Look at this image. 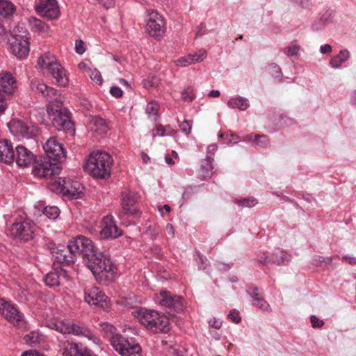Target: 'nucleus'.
<instances>
[{"label": "nucleus", "instance_id": "nucleus-1", "mask_svg": "<svg viewBox=\"0 0 356 356\" xmlns=\"http://www.w3.org/2000/svg\"><path fill=\"white\" fill-rule=\"evenodd\" d=\"M47 247L55 257L54 266L56 262L70 266L80 257L99 284H107L115 279L117 268L110 255L99 250L95 243L85 236L79 235L73 238L66 245L49 241Z\"/></svg>", "mask_w": 356, "mask_h": 356}, {"label": "nucleus", "instance_id": "nucleus-2", "mask_svg": "<svg viewBox=\"0 0 356 356\" xmlns=\"http://www.w3.org/2000/svg\"><path fill=\"white\" fill-rule=\"evenodd\" d=\"M45 155L36 159L34 154L22 145L16 147L15 160L18 166L26 168L31 164L35 176L49 179L59 175L61 163L66 159V151L56 138H50L43 145Z\"/></svg>", "mask_w": 356, "mask_h": 356}, {"label": "nucleus", "instance_id": "nucleus-3", "mask_svg": "<svg viewBox=\"0 0 356 356\" xmlns=\"http://www.w3.org/2000/svg\"><path fill=\"white\" fill-rule=\"evenodd\" d=\"M113 163L112 156L107 152H92L83 168L93 178L106 180L111 177Z\"/></svg>", "mask_w": 356, "mask_h": 356}, {"label": "nucleus", "instance_id": "nucleus-4", "mask_svg": "<svg viewBox=\"0 0 356 356\" xmlns=\"http://www.w3.org/2000/svg\"><path fill=\"white\" fill-rule=\"evenodd\" d=\"M139 322L152 332L168 333L170 330L169 318L156 310L140 309L137 312Z\"/></svg>", "mask_w": 356, "mask_h": 356}, {"label": "nucleus", "instance_id": "nucleus-5", "mask_svg": "<svg viewBox=\"0 0 356 356\" xmlns=\"http://www.w3.org/2000/svg\"><path fill=\"white\" fill-rule=\"evenodd\" d=\"M30 86L32 90L41 93L49 102L47 107L48 114L68 110L63 107L64 97L54 88L48 86L44 83H40L38 80L32 81Z\"/></svg>", "mask_w": 356, "mask_h": 356}, {"label": "nucleus", "instance_id": "nucleus-6", "mask_svg": "<svg viewBox=\"0 0 356 356\" xmlns=\"http://www.w3.org/2000/svg\"><path fill=\"white\" fill-rule=\"evenodd\" d=\"M41 68H47L49 72L56 79L58 86L65 87L68 85L69 79L65 70L56 62L54 56L48 52L42 55L38 60Z\"/></svg>", "mask_w": 356, "mask_h": 356}, {"label": "nucleus", "instance_id": "nucleus-7", "mask_svg": "<svg viewBox=\"0 0 356 356\" xmlns=\"http://www.w3.org/2000/svg\"><path fill=\"white\" fill-rule=\"evenodd\" d=\"M49 188L53 192L61 193L64 196L70 198H80L83 194L82 184L71 179L58 178V180L54 181L49 185Z\"/></svg>", "mask_w": 356, "mask_h": 356}, {"label": "nucleus", "instance_id": "nucleus-8", "mask_svg": "<svg viewBox=\"0 0 356 356\" xmlns=\"http://www.w3.org/2000/svg\"><path fill=\"white\" fill-rule=\"evenodd\" d=\"M110 341L112 346L122 356H142L141 347L134 339L129 340L118 334L111 337Z\"/></svg>", "mask_w": 356, "mask_h": 356}, {"label": "nucleus", "instance_id": "nucleus-9", "mask_svg": "<svg viewBox=\"0 0 356 356\" xmlns=\"http://www.w3.org/2000/svg\"><path fill=\"white\" fill-rule=\"evenodd\" d=\"M8 127L13 135L23 139H34L39 132V127L36 124L21 120H10L8 123Z\"/></svg>", "mask_w": 356, "mask_h": 356}, {"label": "nucleus", "instance_id": "nucleus-10", "mask_svg": "<svg viewBox=\"0 0 356 356\" xmlns=\"http://www.w3.org/2000/svg\"><path fill=\"white\" fill-rule=\"evenodd\" d=\"M159 296V305L166 308L169 314L175 316L184 312L186 306L181 296L165 290H161Z\"/></svg>", "mask_w": 356, "mask_h": 356}, {"label": "nucleus", "instance_id": "nucleus-11", "mask_svg": "<svg viewBox=\"0 0 356 356\" xmlns=\"http://www.w3.org/2000/svg\"><path fill=\"white\" fill-rule=\"evenodd\" d=\"M52 125L58 131H63L73 135L75 132L74 124L72 120L69 110L49 114Z\"/></svg>", "mask_w": 356, "mask_h": 356}, {"label": "nucleus", "instance_id": "nucleus-12", "mask_svg": "<svg viewBox=\"0 0 356 356\" xmlns=\"http://www.w3.org/2000/svg\"><path fill=\"white\" fill-rule=\"evenodd\" d=\"M164 19L157 11L151 10L147 19L146 31L151 37L160 39L165 33Z\"/></svg>", "mask_w": 356, "mask_h": 356}, {"label": "nucleus", "instance_id": "nucleus-13", "mask_svg": "<svg viewBox=\"0 0 356 356\" xmlns=\"http://www.w3.org/2000/svg\"><path fill=\"white\" fill-rule=\"evenodd\" d=\"M84 300L88 304L99 306L104 310H108L110 308L108 298L97 286L85 290Z\"/></svg>", "mask_w": 356, "mask_h": 356}, {"label": "nucleus", "instance_id": "nucleus-14", "mask_svg": "<svg viewBox=\"0 0 356 356\" xmlns=\"http://www.w3.org/2000/svg\"><path fill=\"white\" fill-rule=\"evenodd\" d=\"M24 35L15 34L10 42V49L13 54L18 58H25L30 51L29 33L24 31Z\"/></svg>", "mask_w": 356, "mask_h": 356}, {"label": "nucleus", "instance_id": "nucleus-15", "mask_svg": "<svg viewBox=\"0 0 356 356\" xmlns=\"http://www.w3.org/2000/svg\"><path fill=\"white\" fill-rule=\"evenodd\" d=\"M10 234L14 238L29 241L33 238V226L28 220L15 222L11 226Z\"/></svg>", "mask_w": 356, "mask_h": 356}, {"label": "nucleus", "instance_id": "nucleus-16", "mask_svg": "<svg viewBox=\"0 0 356 356\" xmlns=\"http://www.w3.org/2000/svg\"><path fill=\"white\" fill-rule=\"evenodd\" d=\"M63 356H98L82 343L67 340L63 343Z\"/></svg>", "mask_w": 356, "mask_h": 356}, {"label": "nucleus", "instance_id": "nucleus-17", "mask_svg": "<svg viewBox=\"0 0 356 356\" xmlns=\"http://www.w3.org/2000/svg\"><path fill=\"white\" fill-rule=\"evenodd\" d=\"M0 313L15 326L21 327L24 325L23 314L14 305L5 302L1 298H0Z\"/></svg>", "mask_w": 356, "mask_h": 356}, {"label": "nucleus", "instance_id": "nucleus-18", "mask_svg": "<svg viewBox=\"0 0 356 356\" xmlns=\"http://www.w3.org/2000/svg\"><path fill=\"white\" fill-rule=\"evenodd\" d=\"M122 209L125 215L137 218L140 216L139 210L134 207L137 202V194L131 191H124L121 193Z\"/></svg>", "mask_w": 356, "mask_h": 356}, {"label": "nucleus", "instance_id": "nucleus-19", "mask_svg": "<svg viewBox=\"0 0 356 356\" xmlns=\"http://www.w3.org/2000/svg\"><path fill=\"white\" fill-rule=\"evenodd\" d=\"M15 79L10 72L0 74V99H7L17 89Z\"/></svg>", "mask_w": 356, "mask_h": 356}, {"label": "nucleus", "instance_id": "nucleus-20", "mask_svg": "<svg viewBox=\"0 0 356 356\" xmlns=\"http://www.w3.org/2000/svg\"><path fill=\"white\" fill-rule=\"evenodd\" d=\"M35 10L38 14L49 19H56L60 14L56 0H40Z\"/></svg>", "mask_w": 356, "mask_h": 356}, {"label": "nucleus", "instance_id": "nucleus-21", "mask_svg": "<svg viewBox=\"0 0 356 356\" xmlns=\"http://www.w3.org/2000/svg\"><path fill=\"white\" fill-rule=\"evenodd\" d=\"M104 227L100 231L102 238H115L122 235V232L114 223L111 216H106L103 219Z\"/></svg>", "mask_w": 356, "mask_h": 356}, {"label": "nucleus", "instance_id": "nucleus-22", "mask_svg": "<svg viewBox=\"0 0 356 356\" xmlns=\"http://www.w3.org/2000/svg\"><path fill=\"white\" fill-rule=\"evenodd\" d=\"M15 158L12 143L6 139L0 140V162L10 165L13 163Z\"/></svg>", "mask_w": 356, "mask_h": 356}, {"label": "nucleus", "instance_id": "nucleus-23", "mask_svg": "<svg viewBox=\"0 0 356 356\" xmlns=\"http://www.w3.org/2000/svg\"><path fill=\"white\" fill-rule=\"evenodd\" d=\"M90 125L91 129L100 135L105 134L108 129L106 120L98 116H94L91 118Z\"/></svg>", "mask_w": 356, "mask_h": 356}, {"label": "nucleus", "instance_id": "nucleus-24", "mask_svg": "<svg viewBox=\"0 0 356 356\" xmlns=\"http://www.w3.org/2000/svg\"><path fill=\"white\" fill-rule=\"evenodd\" d=\"M291 260V255L285 251L273 252L269 257L270 264L286 265Z\"/></svg>", "mask_w": 356, "mask_h": 356}, {"label": "nucleus", "instance_id": "nucleus-25", "mask_svg": "<svg viewBox=\"0 0 356 356\" xmlns=\"http://www.w3.org/2000/svg\"><path fill=\"white\" fill-rule=\"evenodd\" d=\"M15 6L8 0H0V19H7L13 16Z\"/></svg>", "mask_w": 356, "mask_h": 356}, {"label": "nucleus", "instance_id": "nucleus-26", "mask_svg": "<svg viewBox=\"0 0 356 356\" xmlns=\"http://www.w3.org/2000/svg\"><path fill=\"white\" fill-rule=\"evenodd\" d=\"M62 272L63 270L61 268L60 271L55 268L54 270L48 273L44 277L45 284L50 287L58 286L60 284V273Z\"/></svg>", "mask_w": 356, "mask_h": 356}, {"label": "nucleus", "instance_id": "nucleus-27", "mask_svg": "<svg viewBox=\"0 0 356 356\" xmlns=\"http://www.w3.org/2000/svg\"><path fill=\"white\" fill-rule=\"evenodd\" d=\"M350 52L347 49H342L339 53L330 60V64L333 68H339L350 58Z\"/></svg>", "mask_w": 356, "mask_h": 356}, {"label": "nucleus", "instance_id": "nucleus-28", "mask_svg": "<svg viewBox=\"0 0 356 356\" xmlns=\"http://www.w3.org/2000/svg\"><path fill=\"white\" fill-rule=\"evenodd\" d=\"M214 160H211L208 157L201 161L200 172L201 175L204 178H211L213 174V162Z\"/></svg>", "mask_w": 356, "mask_h": 356}, {"label": "nucleus", "instance_id": "nucleus-29", "mask_svg": "<svg viewBox=\"0 0 356 356\" xmlns=\"http://www.w3.org/2000/svg\"><path fill=\"white\" fill-rule=\"evenodd\" d=\"M227 105L231 108H238L241 111H245L250 106L248 100L242 97H232L228 102Z\"/></svg>", "mask_w": 356, "mask_h": 356}, {"label": "nucleus", "instance_id": "nucleus-30", "mask_svg": "<svg viewBox=\"0 0 356 356\" xmlns=\"http://www.w3.org/2000/svg\"><path fill=\"white\" fill-rule=\"evenodd\" d=\"M218 138L222 139L223 143L228 145L238 143L240 138L238 135L232 133L231 131L219 134Z\"/></svg>", "mask_w": 356, "mask_h": 356}, {"label": "nucleus", "instance_id": "nucleus-31", "mask_svg": "<svg viewBox=\"0 0 356 356\" xmlns=\"http://www.w3.org/2000/svg\"><path fill=\"white\" fill-rule=\"evenodd\" d=\"M70 325L72 323L69 321H57L53 323L52 328L63 334H70Z\"/></svg>", "mask_w": 356, "mask_h": 356}, {"label": "nucleus", "instance_id": "nucleus-32", "mask_svg": "<svg viewBox=\"0 0 356 356\" xmlns=\"http://www.w3.org/2000/svg\"><path fill=\"white\" fill-rule=\"evenodd\" d=\"M159 104L155 101L149 102L145 108V112L149 118H152L154 120L158 118Z\"/></svg>", "mask_w": 356, "mask_h": 356}, {"label": "nucleus", "instance_id": "nucleus-33", "mask_svg": "<svg viewBox=\"0 0 356 356\" xmlns=\"http://www.w3.org/2000/svg\"><path fill=\"white\" fill-rule=\"evenodd\" d=\"M70 334H73L77 336H84L89 337L91 334V331L90 329L85 327L83 326H80L79 325L74 324L72 323V325H70Z\"/></svg>", "mask_w": 356, "mask_h": 356}, {"label": "nucleus", "instance_id": "nucleus-34", "mask_svg": "<svg viewBox=\"0 0 356 356\" xmlns=\"http://www.w3.org/2000/svg\"><path fill=\"white\" fill-rule=\"evenodd\" d=\"M40 334L38 332L33 331L24 337V342L33 347L39 344Z\"/></svg>", "mask_w": 356, "mask_h": 356}, {"label": "nucleus", "instance_id": "nucleus-35", "mask_svg": "<svg viewBox=\"0 0 356 356\" xmlns=\"http://www.w3.org/2000/svg\"><path fill=\"white\" fill-rule=\"evenodd\" d=\"M42 211L44 215L51 220L56 219L60 214L59 209L55 206L44 207Z\"/></svg>", "mask_w": 356, "mask_h": 356}, {"label": "nucleus", "instance_id": "nucleus-36", "mask_svg": "<svg viewBox=\"0 0 356 356\" xmlns=\"http://www.w3.org/2000/svg\"><path fill=\"white\" fill-rule=\"evenodd\" d=\"M30 24L32 29L35 31L45 33L49 29V26L39 19L33 18V19L30 20Z\"/></svg>", "mask_w": 356, "mask_h": 356}, {"label": "nucleus", "instance_id": "nucleus-37", "mask_svg": "<svg viewBox=\"0 0 356 356\" xmlns=\"http://www.w3.org/2000/svg\"><path fill=\"white\" fill-rule=\"evenodd\" d=\"M234 202L241 207L251 208L254 207L258 203V201L253 197H248L243 199H236Z\"/></svg>", "mask_w": 356, "mask_h": 356}, {"label": "nucleus", "instance_id": "nucleus-38", "mask_svg": "<svg viewBox=\"0 0 356 356\" xmlns=\"http://www.w3.org/2000/svg\"><path fill=\"white\" fill-rule=\"evenodd\" d=\"M260 291L261 289L259 287L251 284L247 287L246 293L252 298V302H254L263 296Z\"/></svg>", "mask_w": 356, "mask_h": 356}, {"label": "nucleus", "instance_id": "nucleus-39", "mask_svg": "<svg viewBox=\"0 0 356 356\" xmlns=\"http://www.w3.org/2000/svg\"><path fill=\"white\" fill-rule=\"evenodd\" d=\"M254 142L256 146L266 147L269 145L268 136L266 135H254Z\"/></svg>", "mask_w": 356, "mask_h": 356}, {"label": "nucleus", "instance_id": "nucleus-40", "mask_svg": "<svg viewBox=\"0 0 356 356\" xmlns=\"http://www.w3.org/2000/svg\"><path fill=\"white\" fill-rule=\"evenodd\" d=\"M300 49L299 45L291 43L284 49V52L289 57L296 56L298 55Z\"/></svg>", "mask_w": 356, "mask_h": 356}, {"label": "nucleus", "instance_id": "nucleus-41", "mask_svg": "<svg viewBox=\"0 0 356 356\" xmlns=\"http://www.w3.org/2000/svg\"><path fill=\"white\" fill-rule=\"evenodd\" d=\"M195 97L194 89L191 86L186 88L181 92V98L185 102H191L195 99Z\"/></svg>", "mask_w": 356, "mask_h": 356}, {"label": "nucleus", "instance_id": "nucleus-42", "mask_svg": "<svg viewBox=\"0 0 356 356\" xmlns=\"http://www.w3.org/2000/svg\"><path fill=\"white\" fill-rule=\"evenodd\" d=\"M252 305L264 311H268L270 308V305L268 302L265 300L264 295L257 300L252 302Z\"/></svg>", "mask_w": 356, "mask_h": 356}, {"label": "nucleus", "instance_id": "nucleus-43", "mask_svg": "<svg viewBox=\"0 0 356 356\" xmlns=\"http://www.w3.org/2000/svg\"><path fill=\"white\" fill-rule=\"evenodd\" d=\"M269 73L275 79H280L282 76L281 68L275 63H272L269 65Z\"/></svg>", "mask_w": 356, "mask_h": 356}, {"label": "nucleus", "instance_id": "nucleus-44", "mask_svg": "<svg viewBox=\"0 0 356 356\" xmlns=\"http://www.w3.org/2000/svg\"><path fill=\"white\" fill-rule=\"evenodd\" d=\"M207 54L206 51H200L199 54H188V56L191 57V60L193 61V63H200L203 60V59L205 58Z\"/></svg>", "mask_w": 356, "mask_h": 356}, {"label": "nucleus", "instance_id": "nucleus-45", "mask_svg": "<svg viewBox=\"0 0 356 356\" xmlns=\"http://www.w3.org/2000/svg\"><path fill=\"white\" fill-rule=\"evenodd\" d=\"M191 64H193V61L188 55L181 57L176 60V65L181 67H186Z\"/></svg>", "mask_w": 356, "mask_h": 356}, {"label": "nucleus", "instance_id": "nucleus-46", "mask_svg": "<svg viewBox=\"0 0 356 356\" xmlns=\"http://www.w3.org/2000/svg\"><path fill=\"white\" fill-rule=\"evenodd\" d=\"M90 78L93 81L96 82L98 85H102L103 83V79L101 75V73L97 69H94L92 71Z\"/></svg>", "mask_w": 356, "mask_h": 356}, {"label": "nucleus", "instance_id": "nucleus-47", "mask_svg": "<svg viewBox=\"0 0 356 356\" xmlns=\"http://www.w3.org/2000/svg\"><path fill=\"white\" fill-rule=\"evenodd\" d=\"M192 121L184 120L179 125L180 129L186 134H189L192 129Z\"/></svg>", "mask_w": 356, "mask_h": 356}, {"label": "nucleus", "instance_id": "nucleus-48", "mask_svg": "<svg viewBox=\"0 0 356 356\" xmlns=\"http://www.w3.org/2000/svg\"><path fill=\"white\" fill-rule=\"evenodd\" d=\"M310 322L313 328H321L324 325V321L319 319L314 315H312L310 318Z\"/></svg>", "mask_w": 356, "mask_h": 356}, {"label": "nucleus", "instance_id": "nucleus-49", "mask_svg": "<svg viewBox=\"0 0 356 356\" xmlns=\"http://www.w3.org/2000/svg\"><path fill=\"white\" fill-rule=\"evenodd\" d=\"M75 51L79 55H82L85 52L86 44L82 40H76Z\"/></svg>", "mask_w": 356, "mask_h": 356}, {"label": "nucleus", "instance_id": "nucleus-50", "mask_svg": "<svg viewBox=\"0 0 356 356\" xmlns=\"http://www.w3.org/2000/svg\"><path fill=\"white\" fill-rule=\"evenodd\" d=\"M227 317L235 323H238L241 321V317L236 309H232L228 314Z\"/></svg>", "mask_w": 356, "mask_h": 356}, {"label": "nucleus", "instance_id": "nucleus-51", "mask_svg": "<svg viewBox=\"0 0 356 356\" xmlns=\"http://www.w3.org/2000/svg\"><path fill=\"white\" fill-rule=\"evenodd\" d=\"M218 149V145L216 144H211L207 147V157L211 160H214L215 152Z\"/></svg>", "mask_w": 356, "mask_h": 356}, {"label": "nucleus", "instance_id": "nucleus-52", "mask_svg": "<svg viewBox=\"0 0 356 356\" xmlns=\"http://www.w3.org/2000/svg\"><path fill=\"white\" fill-rule=\"evenodd\" d=\"M110 93L113 97L115 98H120L122 97L123 95L122 90L118 86H112L110 88Z\"/></svg>", "mask_w": 356, "mask_h": 356}, {"label": "nucleus", "instance_id": "nucleus-53", "mask_svg": "<svg viewBox=\"0 0 356 356\" xmlns=\"http://www.w3.org/2000/svg\"><path fill=\"white\" fill-rule=\"evenodd\" d=\"M270 255H266L265 253H263L261 255H259L257 257L258 262L264 266L270 265L269 261Z\"/></svg>", "mask_w": 356, "mask_h": 356}, {"label": "nucleus", "instance_id": "nucleus-54", "mask_svg": "<svg viewBox=\"0 0 356 356\" xmlns=\"http://www.w3.org/2000/svg\"><path fill=\"white\" fill-rule=\"evenodd\" d=\"M99 3L106 9L112 8L115 5L114 0H98Z\"/></svg>", "mask_w": 356, "mask_h": 356}, {"label": "nucleus", "instance_id": "nucleus-55", "mask_svg": "<svg viewBox=\"0 0 356 356\" xmlns=\"http://www.w3.org/2000/svg\"><path fill=\"white\" fill-rule=\"evenodd\" d=\"M314 260L316 262H324L325 264H329L332 261V258L331 257L324 258L321 256L318 255V256L314 257Z\"/></svg>", "mask_w": 356, "mask_h": 356}, {"label": "nucleus", "instance_id": "nucleus-56", "mask_svg": "<svg viewBox=\"0 0 356 356\" xmlns=\"http://www.w3.org/2000/svg\"><path fill=\"white\" fill-rule=\"evenodd\" d=\"M341 259L343 261H346L350 265H355L356 264V258L353 257H350L348 255L343 256Z\"/></svg>", "mask_w": 356, "mask_h": 356}, {"label": "nucleus", "instance_id": "nucleus-57", "mask_svg": "<svg viewBox=\"0 0 356 356\" xmlns=\"http://www.w3.org/2000/svg\"><path fill=\"white\" fill-rule=\"evenodd\" d=\"M209 323L211 327H214L216 329L220 328V327L222 325V322L219 321L218 320H217L216 318L211 319L209 321Z\"/></svg>", "mask_w": 356, "mask_h": 356}, {"label": "nucleus", "instance_id": "nucleus-58", "mask_svg": "<svg viewBox=\"0 0 356 356\" xmlns=\"http://www.w3.org/2000/svg\"><path fill=\"white\" fill-rule=\"evenodd\" d=\"M104 330L106 332H109V333L112 334V337L113 335L116 334H114L115 332L116 331L115 327H114L113 325H112L111 324H106L105 326L104 327Z\"/></svg>", "mask_w": 356, "mask_h": 356}, {"label": "nucleus", "instance_id": "nucleus-59", "mask_svg": "<svg viewBox=\"0 0 356 356\" xmlns=\"http://www.w3.org/2000/svg\"><path fill=\"white\" fill-rule=\"evenodd\" d=\"M320 51L323 54H329L332 51V47L326 44L321 47Z\"/></svg>", "mask_w": 356, "mask_h": 356}, {"label": "nucleus", "instance_id": "nucleus-60", "mask_svg": "<svg viewBox=\"0 0 356 356\" xmlns=\"http://www.w3.org/2000/svg\"><path fill=\"white\" fill-rule=\"evenodd\" d=\"M156 135L159 136H164L165 133V129L163 126L159 124L156 128Z\"/></svg>", "mask_w": 356, "mask_h": 356}, {"label": "nucleus", "instance_id": "nucleus-61", "mask_svg": "<svg viewBox=\"0 0 356 356\" xmlns=\"http://www.w3.org/2000/svg\"><path fill=\"white\" fill-rule=\"evenodd\" d=\"M291 1L300 5L302 8H307L309 0H291Z\"/></svg>", "mask_w": 356, "mask_h": 356}, {"label": "nucleus", "instance_id": "nucleus-62", "mask_svg": "<svg viewBox=\"0 0 356 356\" xmlns=\"http://www.w3.org/2000/svg\"><path fill=\"white\" fill-rule=\"evenodd\" d=\"M220 95V92L218 90H212L209 93V97H218Z\"/></svg>", "mask_w": 356, "mask_h": 356}, {"label": "nucleus", "instance_id": "nucleus-63", "mask_svg": "<svg viewBox=\"0 0 356 356\" xmlns=\"http://www.w3.org/2000/svg\"><path fill=\"white\" fill-rule=\"evenodd\" d=\"M350 102L352 105H356V90H355L350 97Z\"/></svg>", "mask_w": 356, "mask_h": 356}, {"label": "nucleus", "instance_id": "nucleus-64", "mask_svg": "<svg viewBox=\"0 0 356 356\" xmlns=\"http://www.w3.org/2000/svg\"><path fill=\"white\" fill-rule=\"evenodd\" d=\"M21 356H44V355H43L42 354L40 355L36 352L35 353H33L32 352H30V353L25 352Z\"/></svg>", "mask_w": 356, "mask_h": 356}]
</instances>
